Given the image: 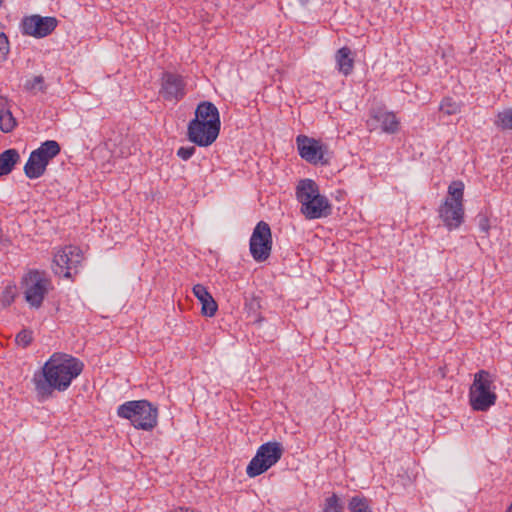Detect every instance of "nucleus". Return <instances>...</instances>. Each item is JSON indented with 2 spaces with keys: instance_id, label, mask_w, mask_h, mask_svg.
Instances as JSON below:
<instances>
[{
  "instance_id": "obj_20",
  "label": "nucleus",
  "mask_w": 512,
  "mask_h": 512,
  "mask_svg": "<svg viewBox=\"0 0 512 512\" xmlns=\"http://www.w3.org/2000/svg\"><path fill=\"white\" fill-rule=\"evenodd\" d=\"M495 125L503 130H512V107L497 114Z\"/></svg>"
},
{
  "instance_id": "obj_23",
  "label": "nucleus",
  "mask_w": 512,
  "mask_h": 512,
  "mask_svg": "<svg viewBox=\"0 0 512 512\" xmlns=\"http://www.w3.org/2000/svg\"><path fill=\"white\" fill-rule=\"evenodd\" d=\"M440 111L447 115L460 112V104L451 98H444L440 104Z\"/></svg>"
},
{
  "instance_id": "obj_10",
  "label": "nucleus",
  "mask_w": 512,
  "mask_h": 512,
  "mask_svg": "<svg viewBox=\"0 0 512 512\" xmlns=\"http://www.w3.org/2000/svg\"><path fill=\"white\" fill-rule=\"evenodd\" d=\"M82 259V251L79 247L65 246L54 255L53 271L56 275L70 278L73 273H77Z\"/></svg>"
},
{
  "instance_id": "obj_1",
  "label": "nucleus",
  "mask_w": 512,
  "mask_h": 512,
  "mask_svg": "<svg viewBox=\"0 0 512 512\" xmlns=\"http://www.w3.org/2000/svg\"><path fill=\"white\" fill-rule=\"evenodd\" d=\"M83 368L84 364L78 358L66 353H53L41 372L34 375L35 389L41 396H50L55 390L66 391Z\"/></svg>"
},
{
  "instance_id": "obj_27",
  "label": "nucleus",
  "mask_w": 512,
  "mask_h": 512,
  "mask_svg": "<svg viewBox=\"0 0 512 512\" xmlns=\"http://www.w3.org/2000/svg\"><path fill=\"white\" fill-rule=\"evenodd\" d=\"M9 52V41L5 33H0V61L6 59Z\"/></svg>"
},
{
  "instance_id": "obj_4",
  "label": "nucleus",
  "mask_w": 512,
  "mask_h": 512,
  "mask_svg": "<svg viewBox=\"0 0 512 512\" xmlns=\"http://www.w3.org/2000/svg\"><path fill=\"white\" fill-rule=\"evenodd\" d=\"M464 184L453 181L448 187L447 197L438 208L439 218L448 230H454L464 221Z\"/></svg>"
},
{
  "instance_id": "obj_8",
  "label": "nucleus",
  "mask_w": 512,
  "mask_h": 512,
  "mask_svg": "<svg viewBox=\"0 0 512 512\" xmlns=\"http://www.w3.org/2000/svg\"><path fill=\"white\" fill-rule=\"evenodd\" d=\"M24 297L30 307L38 309L42 306L45 296L52 288L51 280L46 273L30 270L22 278Z\"/></svg>"
},
{
  "instance_id": "obj_25",
  "label": "nucleus",
  "mask_w": 512,
  "mask_h": 512,
  "mask_svg": "<svg viewBox=\"0 0 512 512\" xmlns=\"http://www.w3.org/2000/svg\"><path fill=\"white\" fill-rule=\"evenodd\" d=\"M33 340L32 332L27 329L21 330L15 338V341L18 346L26 348Z\"/></svg>"
},
{
  "instance_id": "obj_2",
  "label": "nucleus",
  "mask_w": 512,
  "mask_h": 512,
  "mask_svg": "<svg viewBox=\"0 0 512 512\" xmlns=\"http://www.w3.org/2000/svg\"><path fill=\"white\" fill-rule=\"evenodd\" d=\"M220 127L217 107L211 102L203 101L195 110V118L188 124V139L198 146L207 147L217 139Z\"/></svg>"
},
{
  "instance_id": "obj_16",
  "label": "nucleus",
  "mask_w": 512,
  "mask_h": 512,
  "mask_svg": "<svg viewBox=\"0 0 512 512\" xmlns=\"http://www.w3.org/2000/svg\"><path fill=\"white\" fill-rule=\"evenodd\" d=\"M16 126V119L10 110L9 101L0 96V130L4 133L11 132Z\"/></svg>"
},
{
  "instance_id": "obj_14",
  "label": "nucleus",
  "mask_w": 512,
  "mask_h": 512,
  "mask_svg": "<svg viewBox=\"0 0 512 512\" xmlns=\"http://www.w3.org/2000/svg\"><path fill=\"white\" fill-rule=\"evenodd\" d=\"M160 94L164 99L169 101H178L181 99L185 94L184 83L181 77L168 72L164 73Z\"/></svg>"
},
{
  "instance_id": "obj_11",
  "label": "nucleus",
  "mask_w": 512,
  "mask_h": 512,
  "mask_svg": "<svg viewBox=\"0 0 512 512\" xmlns=\"http://www.w3.org/2000/svg\"><path fill=\"white\" fill-rule=\"evenodd\" d=\"M250 253L254 260L258 262L265 261L272 250V234L270 226L260 221L255 226L250 238Z\"/></svg>"
},
{
  "instance_id": "obj_28",
  "label": "nucleus",
  "mask_w": 512,
  "mask_h": 512,
  "mask_svg": "<svg viewBox=\"0 0 512 512\" xmlns=\"http://www.w3.org/2000/svg\"><path fill=\"white\" fill-rule=\"evenodd\" d=\"M195 153V147H180L177 151V156L180 157L182 160H188L190 159L193 154Z\"/></svg>"
},
{
  "instance_id": "obj_9",
  "label": "nucleus",
  "mask_w": 512,
  "mask_h": 512,
  "mask_svg": "<svg viewBox=\"0 0 512 512\" xmlns=\"http://www.w3.org/2000/svg\"><path fill=\"white\" fill-rule=\"evenodd\" d=\"M282 454L281 443L274 441L262 444L246 468L247 475L252 478L261 475L275 465Z\"/></svg>"
},
{
  "instance_id": "obj_22",
  "label": "nucleus",
  "mask_w": 512,
  "mask_h": 512,
  "mask_svg": "<svg viewBox=\"0 0 512 512\" xmlns=\"http://www.w3.org/2000/svg\"><path fill=\"white\" fill-rule=\"evenodd\" d=\"M24 88L34 94L43 92L45 91L44 78L42 76H35L25 82Z\"/></svg>"
},
{
  "instance_id": "obj_21",
  "label": "nucleus",
  "mask_w": 512,
  "mask_h": 512,
  "mask_svg": "<svg viewBox=\"0 0 512 512\" xmlns=\"http://www.w3.org/2000/svg\"><path fill=\"white\" fill-rule=\"evenodd\" d=\"M348 508L351 512H369L367 499L359 496L351 498Z\"/></svg>"
},
{
  "instance_id": "obj_24",
  "label": "nucleus",
  "mask_w": 512,
  "mask_h": 512,
  "mask_svg": "<svg viewBox=\"0 0 512 512\" xmlns=\"http://www.w3.org/2000/svg\"><path fill=\"white\" fill-rule=\"evenodd\" d=\"M342 509V505L339 503V499L335 494L326 499L324 512H342Z\"/></svg>"
},
{
  "instance_id": "obj_30",
  "label": "nucleus",
  "mask_w": 512,
  "mask_h": 512,
  "mask_svg": "<svg viewBox=\"0 0 512 512\" xmlns=\"http://www.w3.org/2000/svg\"><path fill=\"white\" fill-rule=\"evenodd\" d=\"M506 512H512V503L509 505Z\"/></svg>"
},
{
  "instance_id": "obj_5",
  "label": "nucleus",
  "mask_w": 512,
  "mask_h": 512,
  "mask_svg": "<svg viewBox=\"0 0 512 512\" xmlns=\"http://www.w3.org/2000/svg\"><path fill=\"white\" fill-rule=\"evenodd\" d=\"M117 415L128 419L136 429L149 431L157 424L158 410L147 400H133L120 405Z\"/></svg>"
},
{
  "instance_id": "obj_17",
  "label": "nucleus",
  "mask_w": 512,
  "mask_h": 512,
  "mask_svg": "<svg viewBox=\"0 0 512 512\" xmlns=\"http://www.w3.org/2000/svg\"><path fill=\"white\" fill-rule=\"evenodd\" d=\"M335 61L338 71L345 76L349 75L353 71L354 59L350 48L345 46L337 50L335 54Z\"/></svg>"
},
{
  "instance_id": "obj_26",
  "label": "nucleus",
  "mask_w": 512,
  "mask_h": 512,
  "mask_svg": "<svg viewBox=\"0 0 512 512\" xmlns=\"http://www.w3.org/2000/svg\"><path fill=\"white\" fill-rule=\"evenodd\" d=\"M14 298H15L14 287L7 286L2 293L0 302H1L2 306L7 307V306L11 305V303L14 301Z\"/></svg>"
},
{
  "instance_id": "obj_12",
  "label": "nucleus",
  "mask_w": 512,
  "mask_h": 512,
  "mask_svg": "<svg viewBox=\"0 0 512 512\" xmlns=\"http://www.w3.org/2000/svg\"><path fill=\"white\" fill-rule=\"evenodd\" d=\"M57 26V19L54 17H41L32 15L22 21V31L24 34L36 38H43L49 35Z\"/></svg>"
},
{
  "instance_id": "obj_13",
  "label": "nucleus",
  "mask_w": 512,
  "mask_h": 512,
  "mask_svg": "<svg viewBox=\"0 0 512 512\" xmlns=\"http://www.w3.org/2000/svg\"><path fill=\"white\" fill-rule=\"evenodd\" d=\"M297 146L300 156L306 161L313 164L326 162L323 161V150L318 141L300 135L297 137Z\"/></svg>"
},
{
  "instance_id": "obj_15",
  "label": "nucleus",
  "mask_w": 512,
  "mask_h": 512,
  "mask_svg": "<svg viewBox=\"0 0 512 512\" xmlns=\"http://www.w3.org/2000/svg\"><path fill=\"white\" fill-rule=\"evenodd\" d=\"M193 293L202 305V314L208 317L214 316L218 306L206 287L201 284H196L193 287Z\"/></svg>"
},
{
  "instance_id": "obj_18",
  "label": "nucleus",
  "mask_w": 512,
  "mask_h": 512,
  "mask_svg": "<svg viewBox=\"0 0 512 512\" xmlns=\"http://www.w3.org/2000/svg\"><path fill=\"white\" fill-rule=\"evenodd\" d=\"M373 117L381 124L384 132L394 134L399 130V120L394 113L377 111Z\"/></svg>"
},
{
  "instance_id": "obj_6",
  "label": "nucleus",
  "mask_w": 512,
  "mask_h": 512,
  "mask_svg": "<svg viewBox=\"0 0 512 512\" xmlns=\"http://www.w3.org/2000/svg\"><path fill=\"white\" fill-rule=\"evenodd\" d=\"M494 377L486 370H480L474 375L469 391V401L475 411H487L496 403Z\"/></svg>"
},
{
  "instance_id": "obj_3",
  "label": "nucleus",
  "mask_w": 512,
  "mask_h": 512,
  "mask_svg": "<svg viewBox=\"0 0 512 512\" xmlns=\"http://www.w3.org/2000/svg\"><path fill=\"white\" fill-rule=\"evenodd\" d=\"M296 199L301 204L300 212L308 220L320 219L331 214V204L311 179L300 180L296 186Z\"/></svg>"
},
{
  "instance_id": "obj_19",
  "label": "nucleus",
  "mask_w": 512,
  "mask_h": 512,
  "mask_svg": "<svg viewBox=\"0 0 512 512\" xmlns=\"http://www.w3.org/2000/svg\"><path fill=\"white\" fill-rule=\"evenodd\" d=\"M19 160L20 154L16 149H7L3 151L0 154V176L11 173Z\"/></svg>"
},
{
  "instance_id": "obj_7",
  "label": "nucleus",
  "mask_w": 512,
  "mask_h": 512,
  "mask_svg": "<svg viewBox=\"0 0 512 512\" xmlns=\"http://www.w3.org/2000/svg\"><path fill=\"white\" fill-rule=\"evenodd\" d=\"M61 151L60 145L55 140L43 142L37 149L30 153L24 166V173L29 179H37L44 175L49 162Z\"/></svg>"
},
{
  "instance_id": "obj_29",
  "label": "nucleus",
  "mask_w": 512,
  "mask_h": 512,
  "mask_svg": "<svg viewBox=\"0 0 512 512\" xmlns=\"http://www.w3.org/2000/svg\"><path fill=\"white\" fill-rule=\"evenodd\" d=\"M478 227L481 232L488 234L490 225H489V219L485 215H478Z\"/></svg>"
}]
</instances>
